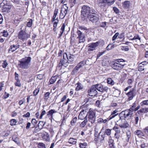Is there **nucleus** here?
I'll return each mask as SVG.
<instances>
[{
  "instance_id": "12",
  "label": "nucleus",
  "mask_w": 148,
  "mask_h": 148,
  "mask_svg": "<svg viewBox=\"0 0 148 148\" xmlns=\"http://www.w3.org/2000/svg\"><path fill=\"white\" fill-rule=\"evenodd\" d=\"M95 87L96 88V90L101 92H107L108 88L107 86L104 87L102 85L97 84L95 85Z\"/></svg>"
},
{
  "instance_id": "48",
  "label": "nucleus",
  "mask_w": 148,
  "mask_h": 148,
  "mask_svg": "<svg viewBox=\"0 0 148 148\" xmlns=\"http://www.w3.org/2000/svg\"><path fill=\"white\" fill-rule=\"evenodd\" d=\"M79 68L76 66L75 68L73 69L72 72V74H75V73H77Z\"/></svg>"
},
{
  "instance_id": "50",
  "label": "nucleus",
  "mask_w": 148,
  "mask_h": 148,
  "mask_svg": "<svg viewBox=\"0 0 148 148\" xmlns=\"http://www.w3.org/2000/svg\"><path fill=\"white\" fill-rule=\"evenodd\" d=\"M138 68V70L139 71H143L144 69V66L143 65L140 64H139Z\"/></svg>"
},
{
  "instance_id": "6",
  "label": "nucleus",
  "mask_w": 148,
  "mask_h": 148,
  "mask_svg": "<svg viewBox=\"0 0 148 148\" xmlns=\"http://www.w3.org/2000/svg\"><path fill=\"white\" fill-rule=\"evenodd\" d=\"M81 15L85 18L87 17L91 13L90 8L88 6L84 5L82 8Z\"/></svg>"
},
{
  "instance_id": "5",
  "label": "nucleus",
  "mask_w": 148,
  "mask_h": 148,
  "mask_svg": "<svg viewBox=\"0 0 148 148\" xmlns=\"http://www.w3.org/2000/svg\"><path fill=\"white\" fill-rule=\"evenodd\" d=\"M73 55L70 54V56L68 57L67 53H64L63 56L62 58L60 59V61L58 64L57 66L60 69H61L62 66L65 63L68 62L70 63L73 60V58L72 57Z\"/></svg>"
},
{
  "instance_id": "38",
  "label": "nucleus",
  "mask_w": 148,
  "mask_h": 148,
  "mask_svg": "<svg viewBox=\"0 0 148 148\" xmlns=\"http://www.w3.org/2000/svg\"><path fill=\"white\" fill-rule=\"evenodd\" d=\"M79 145V147L80 148H86L87 146V143L86 142L83 143H80Z\"/></svg>"
},
{
  "instance_id": "25",
  "label": "nucleus",
  "mask_w": 148,
  "mask_h": 148,
  "mask_svg": "<svg viewBox=\"0 0 148 148\" xmlns=\"http://www.w3.org/2000/svg\"><path fill=\"white\" fill-rule=\"evenodd\" d=\"M117 110H115L111 112V114L109 116L112 119L118 114V113H117Z\"/></svg>"
},
{
  "instance_id": "61",
  "label": "nucleus",
  "mask_w": 148,
  "mask_h": 148,
  "mask_svg": "<svg viewBox=\"0 0 148 148\" xmlns=\"http://www.w3.org/2000/svg\"><path fill=\"white\" fill-rule=\"evenodd\" d=\"M121 49L122 50L125 51H127L129 50V48L128 46L126 47L125 46H122L121 47Z\"/></svg>"
},
{
  "instance_id": "23",
  "label": "nucleus",
  "mask_w": 148,
  "mask_h": 148,
  "mask_svg": "<svg viewBox=\"0 0 148 148\" xmlns=\"http://www.w3.org/2000/svg\"><path fill=\"white\" fill-rule=\"evenodd\" d=\"M131 136V133L130 131H128L126 132V137L125 140V142L126 143L129 142V139L130 138Z\"/></svg>"
},
{
  "instance_id": "58",
  "label": "nucleus",
  "mask_w": 148,
  "mask_h": 148,
  "mask_svg": "<svg viewBox=\"0 0 148 148\" xmlns=\"http://www.w3.org/2000/svg\"><path fill=\"white\" fill-rule=\"evenodd\" d=\"M9 134V132H4L3 133H2V135L4 137H7L8 136Z\"/></svg>"
},
{
  "instance_id": "51",
  "label": "nucleus",
  "mask_w": 148,
  "mask_h": 148,
  "mask_svg": "<svg viewBox=\"0 0 148 148\" xmlns=\"http://www.w3.org/2000/svg\"><path fill=\"white\" fill-rule=\"evenodd\" d=\"M39 148H46L45 145L42 143H39L38 145Z\"/></svg>"
},
{
  "instance_id": "1",
  "label": "nucleus",
  "mask_w": 148,
  "mask_h": 148,
  "mask_svg": "<svg viewBox=\"0 0 148 148\" xmlns=\"http://www.w3.org/2000/svg\"><path fill=\"white\" fill-rule=\"evenodd\" d=\"M125 62V60L122 58L115 59L111 62V66L114 70L120 71L126 65Z\"/></svg>"
},
{
  "instance_id": "60",
  "label": "nucleus",
  "mask_w": 148,
  "mask_h": 148,
  "mask_svg": "<svg viewBox=\"0 0 148 148\" xmlns=\"http://www.w3.org/2000/svg\"><path fill=\"white\" fill-rule=\"evenodd\" d=\"M119 35V33L117 32V33H116L112 37V41L114 40Z\"/></svg>"
},
{
  "instance_id": "20",
  "label": "nucleus",
  "mask_w": 148,
  "mask_h": 148,
  "mask_svg": "<svg viewBox=\"0 0 148 148\" xmlns=\"http://www.w3.org/2000/svg\"><path fill=\"white\" fill-rule=\"evenodd\" d=\"M2 11L3 12H8L11 9V6L10 5H3Z\"/></svg>"
},
{
  "instance_id": "42",
  "label": "nucleus",
  "mask_w": 148,
  "mask_h": 148,
  "mask_svg": "<svg viewBox=\"0 0 148 148\" xmlns=\"http://www.w3.org/2000/svg\"><path fill=\"white\" fill-rule=\"evenodd\" d=\"M85 63V62L84 61H83L78 64L77 66L79 69L80 68L84 66Z\"/></svg>"
},
{
  "instance_id": "4",
  "label": "nucleus",
  "mask_w": 148,
  "mask_h": 148,
  "mask_svg": "<svg viewBox=\"0 0 148 148\" xmlns=\"http://www.w3.org/2000/svg\"><path fill=\"white\" fill-rule=\"evenodd\" d=\"M87 118H88V121L90 122L91 124H88L89 127H91L95 123L96 118V111L90 108L87 114Z\"/></svg>"
},
{
  "instance_id": "9",
  "label": "nucleus",
  "mask_w": 148,
  "mask_h": 148,
  "mask_svg": "<svg viewBox=\"0 0 148 148\" xmlns=\"http://www.w3.org/2000/svg\"><path fill=\"white\" fill-rule=\"evenodd\" d=\"M101 132L99 134L97 133H95L94 134V139L95 142H98L100 143L102 142L104 140L105 137V134H102L100 135Z\"/></svg>"
},
{
  "instance_id": "8",
  "label": "nucleus",
  "mask_w": 148,
  "mask_h": 148,
  "mask_svg": "<svg viewBox=\"0 0 148 148\" xmlns=\"http://www.w3.org/2000/svg\"><path fill=\"white\" fill-rule=\"evenodd\" d=\"M87 18L90 21L95 23L97 22L99 20V15L94 13L90 14Z\"/></svg>"
},
{
  "instance_id": "43",
  "label": "nucleus",
  "mask_w": 148,
  "mask_h": 148,
  "mask_svg": "<svg viewBox=\"0 0 148 148\" xmlns=\"http://www.w3.org/2000/svg\"><path fill=\"white\" fill-rule=\"evenodd\" d=\"M56 81V77L55 76H52L49 80V82L50 84H53Z\"/></svg>"
},
{
  "instance_id": "29",
  "label": "nucleus",
  "mask_w": 148,
  "mask_h": 148,
  "mask_svg": "<svg viewBox=\"0 0 148 148\" xmlns=\"http://www.w3.org/2000/svg\"><path fill=\"white\" fill-rule=\"evenodd\" d=\"M118 124L116 123L112 128V129L115 132V133H121V131L119 128L117 126Z\"/></svg>"
},
{
  "instance_id": "62",
  "label": "nucleus",
  "mask_w": 148,
  "mask_h": 148,
  "mask_svg": "<svg viewBox=\"0 0 148 148\" xmlns=\"http://www.w3.org/2000/svg\"><path fill=\"white\" fill-rule=\"evenodd\" d=\"M64 51H62V50H60L59 52L58 55V57H59V58H60L59 57H62V54L64 53H63Z\"/></svg>"
},
{
  "instance_id": "3",
  "label": "nucleus",
  "mask_w": 148,
  "mask_h": 148,
  "mask_svg": "<svg viewBox=\"0 0 148 148\" xmlns=\"http://www.w3.org/2000/svg\"><path fill=\"white\" fill-rule=\"evenodd\" d=\"M32 58L30 57H25L18 61V65L19 67L23 69H27L31 65Z\"/></svg>"
},
{
  "instance_id": "22",
  "label": "nucleus",
  "mask_w": 148,
  "mask_h": 148,
  "mask_svg": "<svg viewBox=\"0 0 148 148\" xmlns=\"http://www.w3.org/2000/svg\"><path fill=\"white\" fill-rule=\"evenodd\" d=\"M134 134L135 135H137L139 137H141L144 136V133L141 131L139 130H136L134 132Z\"/></svg>"
},
{
  "instance_id": "53",
  "label": "nucleus",
  "mask_w": 148,
  "mask_h": 148,
  "mask_svg": "<svg viewBox=\"0 0 148 148\" xmlns=\"http://www.w3.org/2000/svg\"><path fill=\"white\" fill-rule=\"evenodd\" d=\"M111 119H112L110 118V116H109L108 118H107L106 119L104 120L103 119L102 123H103L104 124L106 123L107 122L109 121Z\"/></svg>"
},
{
  "instance_id": "31",
  "label": "nucleus",
  "mask_w": 148,
  "mask_h": 148,
  "mask_svg": "<svg viewBox=\"0 0 148 148\" xmlns=\"http://www.w3.org/2000/svg\"><path fill=\"white\" fill-rule=\"evenodd\" d=\"M76 85H77L75 89L76 91H78L83 89V87L81 86V84L79 82H78Z\"/></svg>"
},
{
  "instance_id": "63",
  "label": "nucleus",
  "mask_w": 148,
  "mask_h": 148,
  "mask_svg": "<svg viewBox=\"0 0 148 148\" xmlns=\"http://www.w3.org/2000/svg\"><path fill=\"white\" fill-rule=\"evenodd\" d=\"M140 104L141 106L145 105L147 106V100H145L143 101Z\"/></svg>"
},
{
  "instance_id": "2",
  "label": "nucleus",
  "mask_w": 148,
  "mask_h": 148,
  "mask_svg": "<svg viewBox=\"0 0 148 148\" xmlns=\"http://www.w3.org/2000/svg\"><path fill=\"white\" fill-rule=\"evenodd\" d=\"M19 27L21 30L18 33V38L22 41H26L30 36V33H27L26 30V26L24 24L21 25Z\"/></svg>"
},
{
  "instance_id": "41",
  "label": "nucleus",
  "mask_w": 148,
  "mask_h": 148,
  "mask_svg": "<svg viewBox=\"0 0 148 148\" xmlns=\"http://www.w3.org/2000/svg\"><path fill=\"white\" fill-rule=\"evenodd\" d=\"M10 121V125L12 126L15 125L17 123L16 120L15 119H12Z\"/></svg>"
},
{
  "instance_id": "39",
  "label": "nucleus",
  "mask_w": 148,
  "mask_h": 148,
  "mask_svg": "<svg viewBox=\"0 0 148 148\" xmlns=\"http://www.w3.org/2000/svg\"><path fill=\"white\" fill-rule=\"evenodd\" d=\"M43 138L44 139H45L46 141H48L49 140V136L47 133L44 134Z\"/></svg>"
},
{
  "instance_id": "55",
  "label": "nucleus",
  "mask_w": 148,
  "mask_h": 148,
  "mask_svg": "<svg viewBox=\"0 0 148 148\" xmlns=\"http://www.w3.org/2000/svg\"><path fill=\"white\" fill-rule=\"evenodd\" d=\"M120 133H115L114 137L115 138L119 140L120 137Z\"/></svg>"
},
{
  "instance_id": "64",
  "label": "nucleus",
  "mask_w": 148,
  "mask_h": 148,
  "mask_svg": "<svg viewBox=\"0 0 148 148\" xmlns=\"http://www.w3.org/2000/svg\"><path fill=\"white\" fill-rule=\"evenodd\" d=\"M25 102V100L24 99H23L19 101L18 102V104L20 105H22Z\"/></svg>"
},
{
  "instance_id": "35",
  "label": "nucleus",
  "mask_w": 148,
  "mask_h": 148,
  "mask_svg": "<svg viewBox=\"0 0 148 148\" xmlns=\"http://www.w3.org/2000/svg\"><path fill=\"white\" fill-rule=\"evenodd\" d=\"M77 120V117L75 116L73 118L70 122L71 125L73 126L75 125V123L76 122Z\"/></svg>"
},
{
  "instance_id": "14",
  "label": "nucleus",
  "mask_w": 148,
  "mask_h": 148,
  "mask_svg": "<svg viewBox=\"0 0 148 148\" xmlns=\"http://www.w3.org/2000/svg\"><path fill=\"white\" fill-rule=\"evenodd\" d=\"M125 94L128 97V101L132 100L136 95L134 89L132 88L128 92L125 93Z\"/></svg>"
},
{
  "instance_id": "15",
  "label": "nucleus",
  "mask_w": 148,
  "mask_h": 148,
  "mask_svg": "<svg viewBox=\"0 0 148 148\" xmlns=\"http://www.w3.org/2000/svg\"><path fill=\"white\" fill-rule=\"evenodd\" d=\"M87 117V114H86V111L84 110H82L79 113L78 118V119L81 120H83L86 118Z\"/></svg>"
},
{
  "instance_id": "32",
  "label": "nucleus",
  "mask_w": 148,
  "mask_h": 148,
  "mask_svg": "<svg viewBox=\"0 0 148 148\" xmlns=\"http://www.w3.org/2000/svg\"><path fill=\"white\" fill-rule=\"evenodd\" d=\"M107 82L108 84L112 86L114 84V81L111 78H108L107 79Z\"/></svg>"
},
{
  "instance_id": "52",
  "label": "nucleus",
  "mask_w": 148,
  "mask_h": 148,
  "mask_svg": "<svg viewBox=\"0 0 148 148\" xmlns=\"http://www.w3.org/2000/svg\"><path fill=\"white\" fill-rule=\"evenodd\" d=\"M31 123L32 124H33L34 125V127H32V128H33L37 123V121L35 119H33L32 120Z\"/></svg>"
},
{
  "instance_id": "26",
  "label": "nucleus",
  "mask_w": 148,
  "mask_h": 148,
  "mask_svg": "<svg viewBox=\"0 0 148 148\" xmlns=\"http://www.w3.org/2000/svg\"><path fill=\"white\" fill-rule=\"evenodd\" d=\"M77 38L79 39V43L84 42L85 41V36L83 34L82 36H78Z\"/></svg>"
},
{
  "instance_id": "56",
  "label": "nucleus",
  "mask_w": 148,
  "mask_h": 148,
  "mask_svg": "<svg viewBox=\"0 0 148 148\" xmlns=\"http://www.w3.org/2000/svg\"><path fill=\"white\" fill-rule=\"evenodd\" d=\"M105 51H103V52H99L97 56V59H98L104 53Z\"/></svg>"
},
{
  "instance_id": "21",
  "label": "nucleus",
  "mask_w": 148,
  "mask_h": 148,
  "mask_svg": "<svg viewBox=\"0 0 148 148\" xmlns=\"http://www.w3.org/2000/svg\"><path fill=\"white\" fill-rule=\"evenodd\" d=\"M119 126L121 128L126 129L129 127V124L127 121L125 120L122 123L119 124Z\"/></svg>"
},
{
  "instance_id": "27",
  "label": "nucleus",
  "mask_w": 148,
  "mask_h": 148,
  "mask_svg": "<svg viewBox=\"0 0 148 148\" xmlns=\"http://www.w3.org/2000/svg\"><path fill=\"white\" fill-rule=\"evenodd\" d=\"M77 140L73 138H70L68 140V143L71 144L75 145L77 143Z\"/></svg>"
},
{
  "instance_id": "18",
  "label": "nucleus",
  "mask_w": 148,
  "mask_h": 148,
  "mask_svg": "<svg viewBox=\"0 0 148 148\" xmlns=\"http://www.w3.org/2000/svg\"><path fill=\"white\" fill-rule=\"evenodd\" d=\"M20 45L17 43L16 45H11L9 49V52H10V51H11L12 52L15 51L17 49L19 48Z\"/></svg>"
},
{
  "instance_id": "37",
  "label": "nucleus",
  "mask_w": 148,
  "mask_h": 148,
  "mask_svg": "<svg viewBox=\"0 0 148 148\" xmlns=\"http://www.w3.org/2000/svg\"><path fill=\"white\" fill-rule=\"evenodd\" d=\"M111 130L112 129H106L105 130V133L103 134H105V135L106 134L108 136H110L111 134Z\"/></svg>"
},
{
  "instance_id": "17",
  "label": "nucleus",
  "mask_w": 148,
  "mask_h": 148,
  "mask_svg": "<svg viewBox=\"0 0 148 148\" xmlns=\"http://www.w3.org/2000/svg\"><path fill=\"white\" fill-rule=\"evenodd\" d=\"M108 143L109 148H116L114 140L112 138L111 136L109 138Z\"/></svg>"
},
{
  "instance_id": "30",
  "label": "nucleus",
  "mask_w": 148,
  "mask_h": 148,
  "mask_svg": "<svg viewBox=\"0 0 148 148\" xmlns=\"http://www.w3.org/2000/svg\"><path fill=\"white\" fill-rule=\"evenodd\" d=\"M123 7L125 8H128L130 6V1H125L123 3Z\"/></svg>"
},
{
  "instance_id": "16",
  "label": "nucleus",
  "mask_w": 148,
  "mask_h": 148,
  "mask_svg": "<svg viewBox=\"0 0 148 148\" xmlns=\"http://www.w3.org/2000/svg\"><path fill=\"white\" fill-rule=\"evenodd\" d=\"M119 115V121H121L122 122L123 119H127L125 110L121 112Z\"/></svg>"
},
{
  "instance_id": "28",
  "label": "nucleus",
  "mask_w": 148,
  "mask_h": 148,
  "mask_svg": "<svg viewBox=\"0 0 148 148\" xmlns=\"http://www.w3.org/2000/svg\"><path fill=\"white\" fill-rule=\"evenodd\" d=\"M76 3V0H69V4L71 8L75 5Z\"/></svg>"
},
{
  "instance_id": "11",
  "label": "nucleus",
  "mask_w": 148,
  "mask_h": 148,
  "mask_svg": "<svg viewBox=\"0 0 148 148\" xmlns=\"http://www.w3.org/2000/svg\"><path fill=\"white\" fill-rule=\"evenodd\" d=\"M100 43V42L98 41L95 42L91 43L88 44V51L89 52H91L95 50Z\"/></svg>"
},
{
  "instance_id": "34",
  "label": "nucleus",
  "mask_w": 148,
  "mask_h": 148,
  "mask_svg": "<svg viewBox=\"0 0 148 148\" xmlns=\"http://www.w3.org/2000/svg\"><path fill=\"white\" fill-rule=\"evenodd\" d=\"M131 36H130L129 37L130 40H135L138 39L140 41V37L139 35L138 34H135V35L134 37L132 38H131Z\"/></svg>"
},
{
  "instance_id": "54",
  "label": "nucleus",
  "mask_w": 148,
  "mask_h": 148,
  "mask_svg": "<svg viewBox=\"0 0 148 148\" xmlns=\"http://www.w3.org/2000/svg\"><path fill=\"white\" fill-rule=\"evenodd\" d=\"M50 93L49 92H47L44 94V99L46 100H47L49 97V96L50 95Z\"/></svg>"
},
{
  "instance_id": "49",
  "label": "nucleus",
  "mask_w": 148,
  "mask_h": 148,
  "mask_svg": "<svg viewBox=\"0 0 148 148\" xmlns=\"http://www.w3.org/2000/svg\"><path fill=\"white\" fill-rule=\"evenodd\" d=\"M32 19H30L29 21L27 23V26L28 27H30L32 25Z\"/></svg>"
},
{
  "instance_id": "59",
  "label": "nucleus",
  "mask_w": 148,
  "mask_h": 148,
  "mask_svg": "<svg viewBox=\"0 0 148 148\" xmlns=\"http://www.w3.org/2000/svg\"><path fill=\"white\" fill-rule=\"evenodd\" d=\"M113 10L116 14H118L119 12V10L116 7L113 8Z\"/></svg>"
},
{
  "instance_id": "7",
  "label": "nucleus",
  "mask_w": 148,
  "mask_h": 148,
  "mask_svg": "<svg viewBox=\"0 0 148 148\" xmlns=\"http://www.w3.org/2000/svg\"><path fill=\"white\" fill-rule=\"evenodd\" d=\"M114 1V0H99L98 4L100 8H102L106 7L107 4H113Z\"/></svg>"
},
{
  "instance_id": "13",
  "label": "nucleus",
  "mask_w": 148,
  "mask_h": 148,
  "mask_svg": "<svg viewBox=\"0 0 148 148\" xmlns=\"http://www.w3.org/2000/svg\"><path fill=\"white\" fill-rule=\"evenodd\" d=\"M87 92L88 94L91 97L95 96L97 94V92L96 88L95 87V85L92 86L88 90Z\"/></svg>"
},
{
  "instance_id": "57",
  "label": "nucleus",
  "mask_w": 148,
  "mask_h": 148,
  "mask_svg": "<svg viewBox=\"0 0 148 148\" xmlns=\"http://www.w3.org/2000/svg\"><path fill=\"white\" fill-rule=\"evenodd\" d=\"M70 44L71 45H75V39L74 38L73 39L71 37Z\"/></svg>"
},
{
  "instance_id": "44",
  "label": "nucleus",
  "mask_w": 148,
  "mask_h": 148,
  "mask_svg": "<svg viewBox=\"0 0 148 148\" xmlns=\"http://www.w3.org/2000/svg\"><path fill=\"white\" fill-rule=\"evenodd\" d=\"M120 94V92L117 89L115 90L113 94L115 95V96L118 97Z\"/></svg>"
},
{
  "instance_id": "45",
  "label": "nucleus",
  "mask_w": 148,
  "mask_h": 148,
  "mask_svg": "<svg viewBox=\"0 0 148 148\" xmlns=\"http://www.w3.org/2000/svg\"><path fill=\"white\" fill-rule=\"evenodd\" d=\"M40 90V89L39 88L37 87L36 88L33 92L34 96H36Z\"/></svg>"
},
{
  "instance_id": "24",
  "label": "nucleus",
  "mask_w": 148,
  "mask_h": 148,
  "mask_svg": "<svg viewBox=\"0 0 148 148\" xmlns=\"http://www.w3.org/2000/svg\"><path fill=\"white\" fill-rule=\"evenodd\" d=\"M65 27V24L64 23L62 24L61 27L60 33L59 34V36L58 37V38H59L62 36L64 31Z\"/></svg>"
},
{
  "instance_id": "40",
  "label": "nucleus",
  "mask_w": 148,
  "mask_h": 148,
  "mask_svg": "<svg viewBox=\"0 0 148 148\" xmlns=\"http://www.w3.org/2000/svg\"><path fill=\"white\" fill-rule=\"evenodd\" d=\"M45 124V122L42 121H40L38 124V126L40 129H42Z\"/></svg>"
},
{
  "instance_id": "46",
  "label": "nucleus",
  "mask_w": 148,
  "mask_h": 148,
  "mask_svg": "<svg viewBox=\"0 0 148 148\" xmlns=\"http://www.w3.org/2000/svg\"><path fill=\"white\" fill-rule=\"evenodd\" d=\"M20 82L21 81L20 79L16 80V82L15 83V86L19 87H21V84Z\"/></svg>"
},
{
  "instance_id": "36",
  "label": "nucleus",
  "mask_w": 148,
  "mask_h": 148,
  "mask_svg": "<svg viewBox=\"0 0 148 148\" xmlns=\"http://www.w3.org/2000/svg\"><path fill=\"white\" fill-rule=\"evenodd\" d=\"M88 121L87 120V119H84V121H82L80 124V127L82 128L84 127L85 125H86V124Z\"/></svg>"
},
{
  "instance_id": "10",
  "label": "nucleus",
  "mask_w": 148,
  "mask_h": 148,
  "mask_svg": "<svg viewBox=\"0 0 148 148\" xmlns=\"http://www.w3.org/2000/svg\"><path fill=\"white\" fill-rule=\"evenodd\" d=\"M68 10V7L66 4H64L60 10L59 18L61 19H63L66 14Z\"/></svg>"
},
{
  "instance_id": "33",
  "label": "nucleus",
  "mask_w": 148,
  "mask_h": 148,
  "mask_svg": "<svg viewBox=\"0 0 148 148\" xmlns=\"http://www.w3.org/2000/svg\"><path fill=\"white\" fill-rule=\"evenodd\" d=\"M127 120L131 119L132 116V113L131 114V113L128 111L127 110H125Z\"/></svg>"
},
{
  "instance_id": "47",
  "label": "nucleus",
  "mask_w": 148,
  "mask_h": 148,
  "mask_svg": "<svg viewBox=\"0 0 148 148\" xmlns=\"http://www.w3.org/2000/svg\"><path fill=\"white\" fill-rule=\"evenodd\" d=\"M55 112V110H51L49 111L47 114V115L48 116H51V117L52 118V114L53 113H54Z\"/></svg>"
},
{
  "instance_id": "19",
  "label": "nucleus",
  "mask_w": 148,
  "mask_h": 148,
  "mask_svg": "<svg viewBox=\"0 0 148 148\" xmlns=\"http://www.w3.org/2000/svg\"><path fill=\"white\" fill-rule=\"evenodd\" d=\"M139 115L143 114L145 113L148 112V108H142L137 112Z\"/></svg>"
}]
</instances>
